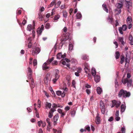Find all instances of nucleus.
Here are the masks:
<instances>
[{
  "mask_svg": "<svg viewBox=\"0 0 133 133\" xmlns=\"http://www.w3.org/2000/svg\"><path fill=\"white\" fill-rule=\"evenodd\" d=\"M130 95V93L129 92H127V91L123 89H121L118 94V96L119 97H123L126 98L129 97Z\"/></svg>",
  "mask_w": 133,
  "mask_h": 133,
  "instance_id": "f257e3e1",
  "label": "nucleus"
},
{
  "mask_svg": "<svg viewBox=\"0 0 133 133\" xmlns=\"http://www.w3.org/2000/svg\"><path fill=\"white\" fill-rule=\"evenodd\" d=\"M122 82L124 84H125L127 83V86L128 87L131 86L132 84V81L131 79L128 80L127 78H125L123 79Z\"/></svg>",
  "mask_w": 133,
  "mask_h": 133,
  "instance_id": "f03ea898",
  "label": "nucleus"
},
{
  "mask_svg": "<svg viewBox=\"0 0 133 133\" xmlns=\"http://www.w3.org/2000/svg\"><path fill=\"white\" fill-rule=\"evenodd\" d=\"M59 71L57 69L55 70V77L53 79V81L54 83H55L58 80L59 77Z\"/></svg>",
  "mask_w": 133,
  "mask_h": 133,
  "instance_id": "7ed1b4c3",
  "label": "nucleus"
},
{
  "mask_svg": "<svg viewBox=\"0 0 133 133\" xmlns=\"http://www.w3.org/2000/svg\"><path fill=\"white\" fill-rule=\"evenodd\" d=\"M50 74L48 73L46 75L45 77L44 78V82L47 85L49 84L50 83Z\"/></svg>",
  "mask_w": 133,
  "mask_h": 133,
  "instance_id": "20e7f679",
  "label": "nucleus"
},
{
  "mask_svg": "<svg viewBox=\"0 0 133 133\" xmlns=\"http://www.w3.org/2000/svg\"><path fill=\"white\" fill-rule=\"evenodd\" d=\"M100 108L101 110L102 113L104 114L105 112V104L102 101H101L99 103Z\"/></svg>",
  "mask_w": 133,
  "mask_h": 133,
  "instance_id": "39448f33",
  "label": "nucleus"
},
{
  "mask_svg": "<svg viewBox=\"0 0 133 133\" xmlns=\"http://www.w3.org/2000/svg\"><path fill=\"white\" fill-rule=\"evenodd\" d=\"M127 22L128 24L129 25L128 28L130 29L132 26V24L131 22L132 21V18L130 16H129L127 18Z\"/></svg>",
  "mask_w": 133,
  "mask_h": 133,
  "instance_id": "423d86ee",
  "label": "nucleus"
},
{
  "mask_svg": "<svg viewBox=\"0 0 133 133\" xmlns=\"http://www.w3.org/2000/svg\"><path fill=\"white\" fill-rule=\"evenodd\" d=\"M59 117L58 114H56L53 118L52 121L53 122V124L55 125L57 124V121L58 120Z\"/></svg>",
  "mask_w": 133,
  "mask_h": 133,
  "instance_id": "0eeeda50",
  "label": "nucleus"
},
{
  "mask_svg": "<svg viewBox=\"0 0 133 133\" xmlns=\"http://www.w3.org/2000/svg\"><path fill=\"white\" fill-rule=\"evenodd\" d=\"M40 49L38 47L35 48L34 50L32 51V54L33 56H35V54H38L40 52Z\"/></svg>",
  "mask_w": 133,
  "mask_h": 133,
  "instance_id": "6e6552de",
  "label": "nucleus"
},
{
  "mask_svg": "<svg viewBox=\"0 0 133 133\" xmlns=\"http://www.w3.org/2000/svg\"><path fill=\"white\" fill-rule=\"evenodd\" d=\"M127 29V26L125 24L123 25L122 27L119 28V30L120 33L121 34H123V32L122 30L125 31Z\"/></svg>",
  "mask_w": 133,
  "mask_h": 133,
  "instance_id": "1a4fd4ad",
  "label": "nucleus"
},
{
  "mask_svg": "<svg viewBox=\"0 0 133 133\" xmlns=\"http://www.w3.org/2000/svg\"><path fill=\"white\" fill-rule=\"evenodd\" d=\"M121 103V102L119 101L114 100L112 101L113 105H114V106H115L117 108H118L119 106Z\"/></svg>",
  "mask_w": 133,
  "mask_h": 133,
  "instance_id": "9d476101",
  "label": "nucleus"
},
{
  "mask_svg": "<svg viewBox=\"0 0 133 133\" xmlns=\"http://www.w3.org/2000/svg\"><path fill=\"white\" fill-rule=\"evenodd\" d=\"M95 122L97 124H99L100 122V118L99 116V115L98 114L97 115L95 118Z\"/></svg>",
  "mask_w": 133,
  "mask_h": 133,
  "instance_id": "9b49d317",
  "label": "nucleus"
},
{
  "mask_svg": "<svg viewBox=\"0 0 133 133\" xmlns=\"http://www.w3.org/2000/svg\"><path fill=\"white\" fill-rule=\"evenodd\" d=\"M56 94L58 96H61L62 97H64V94L63 91H58L56 92Z\"/></svg>",
  "mask_w": 133,
  "mask_h": 133,
  "instance_id": "f8f14e48",
  "label": "nucleus"
},
{
  "mask_svg": "<svg viewBox=\"0 0 133 133\" xmlns=\"http://www.w3.org/2000/svg\"><path fill=\"white\" fill-rule=\"evenodd\" d=\"M65 56V54L62 55L60 53H58L57 55V58L59 59H60L61 58H64Z\"/></svg>",
  "mask_w": 133,
  "mask_h": 133,
  "instance_id": "ddd939ff",
  "label": "nucleus"
},
{
  "mask_svg": "<svg viewBox=\"0 0 133 133\" xmlns=\"http://www.w3.org/2000/svg\"><path fill=\"white\" fill-rule=\"evenodd\" d=\"M94 80L97 83L99 82L100 80V77L98 75H96L94 76Z\"/></svg>",
  "mask_w": 133,
  "mask_h": 133,
  "instance_id": "4468645a",
  "label": "nucleus"
},
{
  "mask_svg": "<svg viewBox=\"0 0 133 133\" xmlns=\"http://www.w3.org/2000/svg\"><path fill=\"white\" fill-rule=\"evenodd\" d=\"M45 107L46 109H50L51 108V104L50 103L46 102L45 103Z\"/></svg>",
  "mask_w": 133,
  "mask_h": 133,
  "instance_id": "2eb2a0df",
  "label": "nucleus"
},
{
  "mask_svg": "<svg viewBox=\"0 0 133 133\" xmlns=\"http://www.w3.org/2000/svg\"><path fill=\"white\" fill-rule=\"evenodd\" d=\"M28 76L30 78L32 74V71L30 67H28Z\"/></svg>",
  "mask_w": 133,
  "mask_h": 133,
  "instance_id": "dca6fc26",
  "label": "nucleus"
},
{
  "mask_svg": "<svg viewBox=\"0 0 133 133\" xmlns=\"http://www.w3.org/2000/svg\"><path fill=\"white\" fill-rule=\"evenodd\" d=\"M52 107L53 108H56L57 107H59L62 108L63 106L60 105L59 104H56L55 103H53L52 104Z\"/></svg>",
  "mask_w": 133,
  "mask_h": 133,
  "instance_id": "f3484780",
  "label": "nucleus"
},
{
  "mask_svg": "<svg viewBox=\"0 0 133 133\" xmlns=\"http://www.w3.org/2000/svg\"><path fill=\"white\" fill-rule=\"evenodd\" d=\"M127 3H126V7L128 9H129L130 7L132 6V3L130 2L126 1Z\"/></svg>",
  "mask_w": 133,
  "mask_h": 133,
  "instance_id": "a211bd4d",
  "label": "nucleus"
},
{
  "mask_svg": "<svg viewBox=\"0 0 133 133\" xmlns=\"http://www.w3.org/2000/svg\"><path fill=\"white\" fill-rule=\"evenodd\" d=\"M103 10L107 13L108 12V10L107 7L106 5L105 4H103L102 5Z\"/></svg>",
  "mask_w": 133,
  "mask_h": 133,
  "instance_id": "6ab92c4d",
  "label": "nucleus"
},
{
  "mask_svg": "<svg viewBox=\"0 0 133 133\" xmlns=\"http://www.w3.org/2000/svg\"><path fill=\"white\" fill-rule=\"evenodd\" d=\"M42 69L43 70H45L48 69L49 68V67L48 66V65L46 64V63H44L42 65Z\"/></svg>",
  "mask_w": 133,
  "mask_h": 133,
  "instance_id": "aec40b11",
  "label": "nucleus"
},
{
  "mask_svg": "<svg viewBox=\"0 0 133 133\" xmlns=\"http://www.w3.org/2000/svg\"><path fill=\"white\" fill-rule=\"evenodd\" d=\"M96 90L97 91V92L98 94H100L102 91V89L98 87L97 88Z\"/></svg>",
  "mask_w": 133,
  "mask_h": 133,
  "instance_id": "412c9836",
  "label": "nucleus"
},
{
  "mask_svg": "<svg viewBox=\"0 0 133 133\" xmlns=\"http://www.w3.org/2000/svg\"><path fill=\"white\" fill-rule=\"evenodd\" d=\"M125 106L124 104H122L121 107V111L123 112L124 111L125 109Z\"/></svg>",
  "mask_w": 133,
  "mask_h": 133,
  "instance_id": "4be33fe9",
  "label": "nucleus"
},
{
  "mask_svg": "<svg viewBox=\"0 0 133 133\" xmlns=\"http://www.w3.org/2000/svg\"><path fill=\"white\" fill-rule=\"evenodd\" d=\"M121 59L120 63L121 64H122L124 62L125 59V57L124 55H121Z\"/></svg>",
  "mask_w": 133,
  "mask_h": 133,
  "instance_id": "5701e85b",
  "label": "nucleus"
},
{
  "mask_svg": "<svg viewBox=\"0 0 133 133\" xmlns=\"http://www.w3.org/2000/svg\"><path fill=\"white\" fill-rule=\"evenodd\" d=\"M91 74L93 76L95 75L96 74V71L95 69L94 68H93L91 69Z\"/></svg>",
  "mask_w": 133,
  "mask_h": 133,
  "instance_id": "b1692460",
  "label": "nucleus"
},
{
  "mask_svg": "<svg viewBox=\"0 0 133 133\" xmlns=\"http://www.w3.org/2000/svg\"><path fill=\"white\" fill-rule=\"evenodd\" d=\"M123 3H117L116 4V6L117 8H121L123 6Z\"/></svg>",
  "mask_w": 133,
  "mask_h": 133,
  "instance_id": "393cba45",
  "label": "nucleus"
},
{
  "mask_svg": "<svg viewBox=\"0 0 133 133\" xmlns=\"http://www.w3.org/2000/svg\"><path fill=\"white\" fill-rule=\"evenodd\" d=\"M81 68H78V71H77V72H75V75L77 76H79V73L81 71Z\"/></svg>",
  "mask_w": 133,
  "mask_h": 133,
  "instance_id": "a878e982",
  "label": "nucleus"
},
{
  "mask_svg": "<svg viewBox=\"0 0 133 133\" xmlns=\"http://www.w3.org/2000/svg\"><path fill=\"white\" fill-rule=\"evenodd\" d=\"M30 86L32 88H33L35 86V83L32 79L31 80V83L30 84Z\"/></svg>",
  "mask_w": 133,
  "mask_h": 133,
  "instance_id": "bb28decb",
  "label": "nucleus"
},
{
  "mask_svg": "<svg viewBox=\"0 0 133 133\" xmlns=\"http://www.w3.org/2000/svg\"><path fill=\"white\" fill-rule=\"evenodd\" d=\"M82 17V15L81 13H77L76 16V17L77 19H80Z\"/></svg>",
  "mask_w": 133,
  "mask_h": 133,
  "instance_id": "cd10ccee",
  "label": "nucleus"
},
{
  "mask_svg": "<svg viewBox=\"0 0 133 133\" xmlns=\"http://www.w3.org/2000/svg\"><path fill=\"white\" fill-rule=\"evenodd\" d=\"M118 39L119 41L122 44H124V43L123 41V38L122 37H119L118 38Z\"/></svg>",
  "mask_w": 133,
  "mask_h": 133,
  "instance_id": "c85d7f7f",
  "label": "nucleus"
},
{
  "mask_svg": "<svg viewBox=\"0 0 133 133\" xmlns=\"http://www.w3.org/2000/svg\"><path fill=\"white\" fill-rule=\"evenodd\" d=\"M129 39L131 41L130 43L131 45L133 44V40L132 39L133 37L132 36L130 35L129 36Z\"/></svg>",
  "mask_w": 133,
  "mask_h": 133,
  "instance_id": "c756f323",
  "label": "nucleus"
},
{
  "mask_svg": "<svg viewBox=\"0 0 133 133\" xmlns=\"http://www.w3.org/2000/svg\"><path fill=\"white\" fill-rule=\"evenodd\" d=\"M108 21L111 23L113 21V18L112 16H109L107 18Z\"/></svg>",
  "mask_w": 133,
  "mask_h": 133,
  "instance_id": "7c9ffc66",
  "label": "nucleus"
},
{
  "mask_svg": "<svg viewBox=\"0 0 133 133\" xmlns=\"http://www.w3.org/2000/svg\"><path fill=\"white\" fill-rule=\"evenodd\" d=\"M56 2L55 0H54L51 3L50 5H49L48 6V8H49L53 6Z\"/></svg>",
  "mask_w": 133,
  "mask_h": 133,
  "instance_id": "2f4dec72",
  "label": "nucleus"
},
{
  "mask_svg": "<svg viewBox=\"0 0 133 133\" xmlns=\"http://www.w3.org/2000/svg\"><path fill=\"white\" fill-rule=\"evenodd\" d=\"M115 57L116 59H118L119 58L120 54L119 52L116 51L115 52Z\"/></svg>",
  "mask_w": 133,
  "mask_h": 133,
  "instance_id": "473e14b6",
  "label": "nucleus"
},
{
  "mask_svg": "<svg viewBox=\"0 0 133 133\" xmlns=\"http://www.w3.org/2000/svg\"><path fill=\"white\" fill-rule=\"evenodd\" d=\"M63 16L66 18L68 16V13L66 11H63Z\"/></svg>",
  "mask_w": 133,
  "mask_h": 133,
  "instance_id": "72a5a7b5",
  "label": "nucleus"
},
{
  "mask_svg": "<svg viewBox=\"0 0 133 133\" xmlns=\"http://www.w3.org/2000/svg\"><path fill=\"white\" fill-rule=\"evenodd\" d=\"M63 93L64 94V96H65V94H66V92L68 91V90L67 87L63 88Z\"/></svg>",
  "mask_w": 133,
  "mask_h": 133,
  "instance_id": "f704fd0d",
  "label": "nucleus"
},
{
  "mask_svg": "<svg viewBox=\"0 0 133 133\" xmlns=\"http://www.w3.org/2000/svg\"><path fill=\"white\" fill-rule=\"evenodd\" d=\"M61 4V2L60 1H58L57 3L55 5V7L56 8H58L60 5Z\"/></svg>",
  "mask_w": 133,
  "mask_h": 133,
  "instance_id": "c9c22d12",
  "label": "nucleus"
},
{
  "mask_svg": "<svg viewBox=\"0 0 133 133\" xmlns=\"http://www.w3.org/2000/svg\"><path fill=\"white\" fill-rule=\"evenodd\" d=\"M32 29V26L31 24H29L28 25L27 27V30L30 31Z\"/></svg>",
  "mask_w": 133,
  "mask_h": 133,
  "instance_id": "e433bc0d",
  "label": "nucleus"
},
{
  "mask_svg": "<svg viewBox=\"0 0 133 133\" xmlns=\"http://www.w3.org/2000/svg\"><path fill=\"white\" fill-rule=\"evenodd\" d=\"M60 16L58 15H56L54 17V20H57L60 18Z\"/></svg>",
  "mask_w": 133,
  "mask_h": 133,
  "instance_id": "4c0bfd02",
  "label": "nucleus"
},
{
  "mask_svg": "<svg viewBox=\"0 0 133 133\" xmlns=\"http://www.w3.org/2000/svg\"><path fill=\"white\" fill-rule=\"evenodd\" d=\"M84 70L85 72L87 73L89 71V69L88 68V66H86V65H85V67L84 68Z\"/></svg>",
  "mask_w": 133,
  "mask_h": 133,
  "instance_id": "58836bf2",
  "label": "nucleus"
},
{
  "mask_svg": "<svg viewBox=\"0 0 133 133\" xmlns=\"http://www.w3.org/2000/svg\"><path fill=\"white\" fill-rule=\"evenodd\" d=\"M73 45L72 44H70L69 45V49L70 50H72L73 48Z\"/></svg>",
  "mask_w": 133,
  "mask_h": 133,
  "instance_id": "ea45409f",
  "label": "nucleus"
},
{
  "mask_svg": "<svg viewBox=\"0 0 133 133\" xmlns=\"http://www.w3.org/2000/svg\"><path fill=\"white\" fill-rule=\"evenodd\" d=\"M82 58L84 60H86L87 59V56L85 55H83L82 57Z\"/></svg>",
  "mask_w": 133,
  "mask_h": 133,
  "instance_id": "a19ab883",
  "label": "nucleus"
},
{
  "mask_svg": "<svg viewBox=\"0 0 133 133\" xmlns=\"http://www.w3.org/2000/svg\"><path fill=\"white\" fill-rule=\"evenodd\" d=\"M39 19L40 20H42L43 17L41 15V13H39L38 14Z\"/></svg>",
  "mask_w": 133,
  "mask_h": 133,
  "instance_id": "79ce46f5",
  "label": "nucleus"
},
{
  "mask_svg": "<svg viewBox=\"0 0 133 133\" xmlns=\"http://www.w3.org/2000/svg\"><path fill=\"white\" fill-rule=\"evenodd\" d=\"M53 116V113H52V112L50 111L48 115V117H49L51 118Z\"/></svg>",
  "mask_w": 133,
  "mask_h": 133,
  "instance_id": "37998d69",
  "label": "nucleus"
},
{
  "mask_svg": "<svg viewBox=\"0 0 133 133\" xmlns=\"http://www.w3.org/2000/svg\"><path fill=\"white\" fill-rule=\"evenodd\" d=\"M76 83L75 82L74 80H73L72 82V87L75 88V84Z\"/></svg>",
  "mask_w": 133,
  "mask_h": 133,
  "instance_id": "c03bdc74",
  "label": "nucleus"
},
{
  "mask_svg": "<svg viewBox=\"0 0 133 133\" xmlns=\"http://www.w3.org/2000/svg\"><path fill=\"white\" fill-rule=\"evenodd\" d=\"M37 61L36 59H34L33 61V65L34 66H35L37 65Z\"/></svg>",
  "mask_w": 133,
  "mask_h": 133,
  "instance_id": "a18cd8bd",
  "label": "nucleus"
},
{
  "mask_svg": "<svg viewBox=\"0 0 133 133\" xmlns=\"http://www.w3.org/2000/svg\"><path fill=\"white\" fill-rule=\"evenodd\" d=\"M46 121L48 122V126H50V119L47 118L46 119Z\"/></svg>",
  "mask_w": 133,
  "mask_h": 133,
  "instance_id": "49530a36",
  "label": "nucleus"
},
{
  "mask_svg": "<svg viewBox=\"0 0 133 133\" xmlns=\"http://www.w3.org/2000/svg\"><path fill=\"white\" fill-rule=\"evenodd\" d=\"M50 25L49 23H47L45 26V28L46 29H48L50 28Z\"/></svg>",
  "mask_w": 133,
  "mask_h": 133,
  "instance_id": "de8ad7c7",
  "label": "nucleus"
},
{
  "mask_svg": "<svg viewBox=\"0 0 133 133\" xmlns=\"http://www.w3.org/2000/svg\"><path fill=\"white\" fill-rule=\"evenodd\" d=\"M58 62L56 61H54L52 62V64L53 65H56L58 64Z\"/></svg>",
  "mask_w": 133,
  "mask_h": 133,
  "instance_id": "09e8293b",
  "label": "nucleus"
},
{
  "mask_svg": "<svg viewBox=\"0 0 133 133\" xmlns=\"http://www.w3.org/2000/svg\"><path fill=\"white\" fill-rule=\"evenodd\" d=\"M41 123L42 124V126L43 127H44L46 126V123L45 122L41 121Z\"/></svg>",
  "mask_w": 133,
  "mask_h": 133,
  "instance_id": "8fccbe9b",
  "label": "nucleus"
},
{
  "mask_svg": "<svg viewBox=\"0 0 133 133\" xmlns=\"http://www.w3.org/2000/svg\"><path fill=\"white\" fill-rule=\"evenodd\" d=\"M70 108L68 106H66L65 108V110L66 111V112L67 111L69 110L70 109Z\"/></svg>",
  "mask_w": 133,
  "mask_h": 133,
  "instance_id": "3c124183",
  "label": "nucleus"
},
{
  "mask_svg": "<svg viewBox=\"0 0 133 133\" xmlns=\"http://www.w3.org/2000/svg\"><path fill=\"white\" fill-rule=\"evenodd\" d=\"M66 113V112H62V113L61 114V117H64V116L65 115V114Z\"/></svg>",
  "mask_w": 133,
  "mask_h": 133,
  "instance_id": "603ef678",
  "label": "nucleus"
},
{
  "mask_svg": "<svg viewBox=\"0 0 133 133\" xmlns=\"http://www.w3.org/2000/svg\"><path fill=\"white\" fill-rule=\"evenodd\" d=\"M121 131L122 132V133H124L125 132V128L122 127L121 128Z\"/></svg>",
  "mask_w": 133,
  "mask_h": 133,
  "instance_id": "864d4df0",
  "label": "nucleus"
},
{
  "mask_svg": "<svg viewBox=\"0 0 133 133\" xmlns=\"http://www.w3.org/2000/svg\"><path fill=\"white\" fill-rule=\"evenodd\" d=\"M57 111L60 114H61L63 112L62 110L61 109H58L57 110Z\"/></svg>",
  "mask_w": 133,
  "mask_h": 133,
  "instance_id": "5fc2aeb1",
  "label": "nucleus"
},
{
  "mask_svg": "<svg viewBox=\"0 0 133 133\" xmlns=\"http://www.w3.org/2000/svg\"><path fill=\"white\" fill-rule=\"evenodd\" d=\"M86 92L88 94H89L91 92L90 90L88 89L86 90Z\"/></svg>",
  "mask_w": 133,
  "mask_h": 133,
  "instance_id": "6e6d98bb",
  "label": "nucleus"
},
{
  "mask_svg": "<svg viewBox=\"0 0 133 133\" xmlns=\"http://www.w3.org/2000/svg\"><path fill=\"white\" fill-rule=\"evenodd\" d=\"M53 130L54 132L55 133H60V132L59 131H58L56 130L55 129H53Z\"/></svg>",
  "mask_w": 133,
  "mask_h": 133,
  "instance_id": "4d7b16f0",
  "label": "nucleus"
},
{
  "mask_svg": "<svg viewBox=\"0 0 133 133\" xmlns=\"http://www.w3.org/2000/svg\"><path fill=\"white\" fill-rule=\"evenodd\" d=\"M55 14V11L54 9H53L52 10V11L51 13V15H52L54 14Z\"/></svg>",
  "mask_w": 133,
  "mask_h": 133,
  "instance_id": "13d9d810",
  "label": "nucleus"
},
{
  "mask_svg": "<svg viewBox=\"0 0 133 133\" xmlns=\"http://www.w3.org/2000/svg\"><path fill=\"white\" fill-rule=\"evenodd\" d=\"M119 110L116 111V112L115 113V114L116 116H118L119 115Z\"/></svg>",
  "mask_w": 133,
  "mask_h": 133,
  "instance_id": "bf43d9fd",
  "label": "nucleus"
},
{
  "mask_svg": "<svg viewBox=\"0 0 133 133\" xmlns=\"http://www.w3.org/2000/svg\"><path fill=\"white\" fill-rule=\"evenodd\" d=\"M115 119L117 121H119L120 120V118L118 116H116Z\"/></svg>",
  "mask_w": 133,
  "mask_h": 133,
  "instance_id": "052dcab7",
  "label": "nucleus"
},
{
  "mask_svg": "<svg viewBox=\"0 0 133 133\" xmlns=\"http://www.w3.org/2000/svg\"><path fill=\"white\" fill-rule=\"evenodd\" d=\"M114 43L116 45V48H117L118 47V44L117 42H114Z\"/></svg>",
  "mask_w": 133,
  "mask_h": 133,
  "instance_id": "680f3d73",
  "label": "nucleus"
},
{
  "mask_svg": "<svg viewBox=\"0 0 133 133\" xmlns=\"http://www.w3.org/2000/svg\"><path fill=\"white\" fill-rule=\"evenodd\" d=\"M116 11H117L118 12L116 14V15H118L120 14L121 12V9H119L118 10H116Z\"/></svg>",
  "mask_w": 133,
  "mask_h": 133,
  "instance_id": "e2e57ef3",
  "label": "nucleus"
},
{
  "mask_svg": "<svg viewBox=\"0 0 133 133\" xmlns=\"http://www.w3.org/2000/svg\"><path fill=\"white\" fill-rule=\"evenodd\" d=\"M41 121H38L37 122V123L38 125V126L39 127H40L41 126Z\"/></svg>",
  "mask_w": 133,
  "mask_h": 133,
  "instance_id": "0e129e2a",
  "label": "nucleus"
},
{
  "mask_svg": "<svg viewBox=\"0 0 133 133\" xmlns=\"http://www.w3.org/2000/svg\"><path fill=\"white\" fill-rule=\"evenodd\" d=\"M32 46V44L31 42H30L29 43V44L28 45V46L29 48H31Z\"/></svg>",
  "mask_w": 133,
  "mask_h": 133,
  "instance_id": "69168bd1",
  "label": "nucleus"
},
{
  "mask_svg": "<svg viewBox=\"0 0 133 133\" xmlns=\"http://www.w3.org/2000/svg\"><path fill=\"white\" fill-rule=\"evenodd\" d=\"M113 117H111L108 119V121H111L113 120Z\"/></svg>",
  "mask_w": 133,
  "mask_h": 133,
  "instance_id": "338daca9",
  "label": "nucleus"
},
{
  "mask_svg": "<svg viewBox=\"0 0 133 133\" xmlns=\"http://www.w3.org/2000/svg\"><path fill=\"white\" fill-rule=\"evenodd\" d=\"M43 132L41 128H40L39 129L38 133H43Z\"/></svg>",
  "mask_w": 133,
  "mask_h": 133,
  "instance_id": "774afa93",
  "label": "nucleus"
}]
</instances>
